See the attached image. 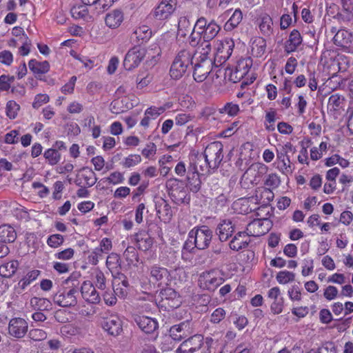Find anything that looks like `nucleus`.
Here are the masks:
<instances>
[{
	"label": "nucleus",
	"mask_w": 353,
	"mask_h": 353,
	"mask_svg": "<svg viewBox=\"0 0 353 353\" xmlns=\"http://www.w3.org/2000/svg\"><path fill=\"white\" fill-rule=\"evenodd\" d=\"M212 170L209 162L203 153L190 155V163L188 168V185L190 190L197 192L201 188L200 174H208Z\"/></svg>",
	"instance_id": "1"
},
{
	"label": "nucleus",
	"mask_w": 353,
	"mask_h": 353,
	"mask_svg": "<svg viewBox=\"0 0 353 353\" xmlns=\"http://www.w3.org/2000/svg\"><path fill=\"white\" fill-rule=\"evenodd\" d=\"M203 340L201 334H192L181 343L175 353H194L199 350H201V353H211L213 339L206 338L205 341Z\"/></svg>",
	"instance_id": "2"
},
{
	"label": "nucleus",
	"mask_w": 353,
	"mask_h": 353,
	"mask_svg": "<svg viewBox=\"0 0 353 353\" xmlns=\"http://www.w3.org/2000/svg\"><path fill=\"white\" fill-rule=\"evenodd\" d=\"M268 171V167L264 163L252 164L241 176V185L245 188H249L250 186L258 185Z\"/></svg>",
	"instance_id": "3"
},
{
	"label": "nucleus",
	"mask_w": 353,
	"mask_h": 353,
	"mask_svg": "<svg viewBox=\"0 0 353 353\" xmlns=\"http://www.w3.org/2000/svg\"><path fill=\"white\" fill-rule=\"evenodd\" d=\"M213 43L215 50L214 64L216 66L221 65L231 56L234 42L230 38H225L223 40L214 41Z\"/></svg>",
	"instance_id": "4"
},
{
	"label": "nucleus",
	"mask_w": 353,
	"mask_h": 353,
	"mask_svg": "<svg viewBox=\"0 0 353 353\" xmlns=\"http://www.w3.org/2000/svg\"><path fill=\"white\" fill-rule=\"evenodd\" d=\"M224 282V279L216 270L202 272L199 277L198 285L200 288L209 292H214Z\"/></svg>",
	"instance_id": "5"
},
{
	"label": "nucleus",
	"mask_w": 353,
	"mask_h": 353,
	"mask_svg": "<svg viewBox=\"0 0 353 353\" xmlns=\"http://www.w3.org/2000/svg\"><path fill=\"white\" fill-rule=\"evenodd\" d=\"M189 237L194 240V245L199 250L207 248L212 238V231L207 226L203 225L194 228L189 232Z\"/></svg>",
	"instance_id": "6"
},
{
	"label": "nucleus",
	"mask_w": 353,
	"mask_h": 353,
	"mask_svg": "<svg viewBox=\"0 0 353 353\" xmlns=\"http://www.w3.org/2000/svg\"><path fill=\"white\" fill-rule=\"evenodd\" d=\"M223 144L220 141L212 142L206 146L203 154L212 170L217 169L221 163L223 158Z\"/></svg>",
	"instance_id": "7"
},
{
	"label": "nucleus",
	"mask_w": 353,
	"mask_h": 353,
	"mask_svg": "<svg viewBox=\"0 0 353 353\" xmlns=\"http://www.w3.org/2000/svg\"><path fill=\"white\" fill-rule=\"evenodd\" d=\"M149 281L159 287L168 285L170 281V274L167 268L159 265H153L148 268Z\"/></svg>",
	"instance_id": "8"
},
{
	"label": "nucleus",
	"mask_w": 353,
	"mask_h": 353,
	"mask_svg": "<svg viewBox=\"0 0 353 353\" xmlns=\"http://www.w3.org/2000/svg\"><path fill=\"white\" fill-rule=\"evenodd\" d=\"M79 294L77 288H72L59 290L53 297L54 302L61 307H72L77 303V295Z\"/></svg>",
	"instance_id": "9"
},
{
	"label": "nucleus",
	"mask_w": 353,
	"mask_h": 353,
	"mask_svg": "<svg viewBox=\"0 0 353 353\" xmlns=\"http://www.w3.org/2000/svg\"><path fill=\"white\" fill-rule=\"evenodd\" d=\"M193 77L197 82H203L212 70L213 62L212 59H199L194 58Z\"/></svg>",
	"instance_id": "10"
},
{
	"label": "nucleus",
	"mask_w": 353,
	"mask_h": 353,
	"mask_svg": "<svg viewBox=\"0 0 353 353\" xmlns=\"http://www.w3.org/2000/svg\"><path fill=\"white\" fill-rule=\"evenodd\" d=\"M102 327L109 334L118 336L123 331V323L121 318L116 314H106L103 316Z\"/></svg>",
	"instance_id": "11"
},
{
	"label": "nucleus",
	"mask_w": 353,
	"mask_h": 353,
	"mask_svg": "<svg viewBox=\"0 0 353 353\" xmlns=\"http://www.w3.org/2000/svg\"><path fill=\"white\" fill-rule=\"evenodd\" d=\"M331 34H334V43L343 48H350L353 46V34L345 29H338L336 27H332L330 30Z\"/></svg>",
	"instance_id": "12"
},
{
	"label": "nucleus",
	"mask_w": 353,
	"mask_h": 353,
	"mask_svg": "<svg viewBox=\"0 0 353 353\" xmlns=\"http://www.w3.org/2000/svg\"><path fill=\"white\" fill-rule=\"evenodd\" d=\"M169 332L173 340L180 341L193 334L194 328L190 321H184L179 324L172 325Z\"/></svg>",
	"instance_id": "13"
},
{
	"label": "nucleus",
	"mask_w": 353,
	"mask_h": 353,
	"mask_svg": "<svg viewBox=\"0 0 353 353\" xmlns=\"http://www.w3.org/2000/svg\"><path fill=\"white\" fill-rule=\"evenodd\" d=\"M176 6V0H161L152 12L157 20H165L174 12Z\"/></svg>",
	"instance_id": "14"
},
{
	"label": "nucleus",
	"mask_w": 353,
	"mask_h": 353,
	"mask_svg": "<svg viewBox=\"0 0 353 353\" xmlns=\"http://www.w3.org/2000/svg\"><path fill=\"white\" fill-rule=\"evenodd\" d=\"M270 228L271 223L268 219H254L247 225L245 232L248 236H260L266 234Z\"/></svg>",
	"instance_id": "15"
},
{
	"label": "nucleus",
	"mask_w": 353,
	"mask_h": 353,
	"mask_svg": "<svg viewBox=\"0 0 353 353\" xmlns=\"http://www.w3.org/2000/svg\"><path fill=\"white\" fill-rule=\"evenodd\" d=\"M28 329L27 321L22 318L16 317L10 320L8 334L14 338L21 339L26 334Z\"/></svg>",
	"instance_id": "16"
},
{
	"label": "nucleus",
	"mask_w": 353,
	"mask_h": 353,
	"mask_svg": "<svg viewBox=\"0 0 353 353\" xmlns=\"http://www.w3.org/2000/svg\"><path fill=\"white\" fill-rule=\"evenodd\" d=\"M145 52L137 48L130 49L126 54L123 66L127 70H132L138 67L143 59Z\"/></svg>",
	"instance_id": "17"
},
{
	"label": "nucleus",
	"mask_w": 353,
	"mask_h": 353,
	"mask_svg": "<svg viewBox=\"0 0 353 353\" xmlns=\"http://www.w3.org/2000/svg\"><path fill=\"white\" fill-rule=\"evenodd\" d=\"M252 65V59L250 57L241 59L237 61L234 70H230L231 80L234 82L245 77Z\"/></svg>",
	"instance_id": "18"
},
{
	"label": "nucleus",
	"mask_w": 353,
	"mask_h": 353,
	"mask_svg": "<svg viewBox=\"0 0 353 353\" xmlns=\"http://www.w3.org/2000/svg\"><path fill=\"white\" fill-rule=\"evenodd\" d=\"M162 305L170 308H176L181 304V300L177 292L172 288H168L160 292Z\"/></svg>",
	"instance_id": "19"
},
{
	"label": "nucleus",
	"mask_w": 353,
	"mask_h": 353,
	"mask_svg": "<svg viewBox=\"0 0 353 353\" xmlns=\"http://www.w3.org/2000/svg\"><path fill=\"white\" fill-rule=\"evenodd\" d=\"M81 293L83 299L88 303L97 304L100 302L99 294L94 286L89 281H84L81 286Z\"/></svg>",
	"instance_id": "20"
},
{
	"label": "nucleus",
	"mask_w": 353,
	"mask_h": 353,
	"mask_svg": "<svg viewBox=\"0 0 353 353\" xmlns=\"http://www.w3.org/2000/svg\"><path fill=\"white\" fill-rule=\"evenodd\" d=\"M169 105H164L162 106H150L147 108L144 112V117L140 122V125L145 128L149 127L150 121L157 119L161 114H163Z\"/></svg>",
	"instance_id": "21"
},
{
	"label": "nucleus",
	"mask_w": 353,
	"mask_h": 353,
	"mask_svg": "<svg viewBox=\"0 0 353 353\" xmlns=\"http://www.w3.org/2000/svg\"><path fill=\"white\" fill-rule=\"evenodd\" d=\"M133 320L139 327L147 334L152 333L158 327L157 321L146 316L135 314L133 316Z\"/></svg>",
	"instance_id": "22"
},
{
	"label": "nucleus",
	"mask_w": 353,
	"mask_h": 353,
	"mask_svg": "<svg viewBox=\"0 0 353 353\" xmlns=\"http://www.w3.org/2000/svg\"><path fill=\"white\" fill-rule=\"evenodd\" d=\"M276 159L275 164L276 169L283 174H291L294 168L291 163L290 157L287 153L280 152L276 150Z\"/></svg>",
	"instance_id": "23"
},
{
	"label": "nucleus",
	"mask_w": 353,
	"mask_h": 353,
	"mask_svg": "<svg viewBox=\"0 0 353 353\" xmlns=\"http://www.w3.org/2000/svg\"><path fill=\"white\" fill-rule=\"evenodd\" d=\"M157 213L164 222L170 221L172 216V210L168 201L161 197L155 201Z\"/></svg>",
	"instance_id": "24"
},
{
	"label": "nucleus",
	"mask_w": 353,
	"mask_h": 353,
	"mask_svg": "<svg viewBox=\"0 0 353 353\" xmlns=\"http://www.w3.org/2000/svg\"><path fill=\"white\" fill-rule=\"evenodd\" d=\"M260 32L269 37L274 33L273 21L272 17L266 13L261 14L256 20Z\"/></svg>",
	"instance_id": "25"
},
{
	"label": "nucleus",
	"mask_w": 353,
	"mask_h": 353,
	"mask_svg": "<svg viewBox=\"0 0 353 353\" xmlns=\"http://www.w3.org/2000/svg\"><path fill=\"white\" fill-rule=\"evenodd\" d=\"M133 239L134 243H136L138 247V249L143 252L149 250L154 243L150 235L145 231H141L136 233L133 236Z\"/></svg>",
	"instance_id": "26"
},
{
	"label": "nucleus",
	"mask_w": 353,
	"mask_h": 353,
	"mask_svg": "<svg viewBox=\"0 0 353 353\" xmlns=\"http://www.w3.org/2000/svg\"><path fill=\"white\" fill-rule=\"evenodd\" d=\"M250 240L245 232H239L230 242V248L234 251H239L248 247Z\"/></svg>",
	"instance_id": "27"
},
{
	"label": "nucleus",
	"mask_w": 353,
	"mask_h": 353,
	"mask_svg": "<svg viewBox=\"0 0 353 353\" xmlns=\"http://www.w3.org/2000/svg\"><path fill=\"white\" fill-rule=\"evenodd\" d=\"M274 197L272 190L266 187L259 188L255 191L254 199L256 203L262 205H266L270 203Z\"/></svg>",
	"instance_id": "28"
},
{
	"label": "nucleus",
	"mask_w": 353,
	"mask_h": 353,
	"mask_svg": "<svg viewBox=\"0 0 353 353\" xmlns=\"http://www.w3.org/2000/svg\"><path fill=\"white\" fill-rule=\"evenodd\" d=\"M303 39L298 30L294 29L290 34L288 39L285 43V51L290 53L296 50L298 47L302 43Z\"/></svg>",
	"instance_id": "29"
},
{
	"label": "nucleus",
	"mask_w": 353,
	"mask_h": 353,
	"mask_svg": "<svg viewBox=\"0 0 353 353\" xmlns=\"http://www.w3.org/2000/svg\"><path fill=\"white\" fill-rule=\"evenodd\" d=\"M234 232V225L230 220L222 221L218 225L216 230V234L222 242L227 241Z\"/></svg>",
	"instance_id": "30"
},
{
	"label": "nucleus",
	"mask_w": 353,
	"mask_h": 353,
	"mask_svg": "<svg viewBox=\"0 0 353 353\" xmlns=\"http://www.w3.org/2000/svg\"><path fill=\"white\" fill-rule=\"evenodd\" d=\"M123 19V12L120 10H114L106 14L105 23L110 28L115 29L121 26Z\"/></svg>",
	"instance_id": "31"
},
{
	"label": "nucleus",
	"mask_w": 353,
	"mask_h": 353,
	"mask_svg": "<svg viewBox=\"0 0 353 353\" xmlns=\"http://www.w3.org/2000/svg\"><path fill=\"white\" fill-rule=\"evenodd\" d=\"M266 41L261 37H256L250 41L251 53L254 57H261L266 52Z\"/></svg>",
	"instance_id": "32"
},
{
	"label": "nucleus",
	"mask_w": 353,
	"mask_h": 353,
	"mask_svg": "<svg viewBox=\"0 0 353 353\" xmlns=\"http://www.w3.org/2000/svg\"><path fill=\"white\" fill-rule=\"evenodd\" d=\"M40 274L38 270H32L29 271L17 283L16 290L17 293H22L26 288L35 281Z\"/></svg>",
	"instance_id": "33"
},
{
	"label": "nucleus",
	"mask_w": 353,
	"mask_h": 353,
	"mask_svg": "<svg viewBox=\"0 0 353 353\" xmlns=\"http://www.w3.org/2000/svg\"><path fill=\"white\" fill-rule=\"evenodd\" d=\"M97 180L95 173L92 170L84 168L77 179V184L81 186L92 187Z\"/></svg>",
	"instance_id": "34"
},
{
	"label": "nucleus",
	"mask_w": 353,
	"mask_h": 353,
	"mask_svg": "<svg viewBox=\"0 0 353 353\" xmlns=\"http://www.w3.org/2000/svg\"><path fill=\"white\" fill-rule=\"evenodd\" d=\"M17 238V232L13 227L10 225L0 226V241L2 243H12Z\"/></svg>",
	"instance_id": "35"
},
{
	"label": "nucleus",
	"mask_w": 353,
	"mask_h": 353,
	"mask_svg": "<svg viewBox=\"0 0 353 353\" xmlns=\"http://www.w3.org/2000/svg\"><path fill=\"white\" fill-rule=\"evenodd\" d=\"M28 66L35 75L46 74L50 70V64L47 61H38L36 59H31L28 62Z\"/></svg>",
	"instance_id": "36"
},
{
	"label": "nucleus",
	"mask_w": 353,
	"mask_h": 353,
	"mask_svg": "<svg viewBox=\"0 0 353 353\" xmlns=\"http://www.w3.org/2000/svg\"><path fill=\"white\" fill-rule=\"evenodd\" d=\"M19 261L12 260L0 265V276L5 278L12 277L19 268Z\"/></svg>",
	"instance_id": "37"
},
{
	"label": "nucleus",
	"mask_w": 353,
	"mask_h": 353,
	"mask_svg": "<svg viewBox=\"0 0 353 353\" xmlns=\"http://www.w3.org/2000/svg\"><path fill=\"white\" fill-rule=\"evenodd\" d=\"M152 36V31L147 26H142L137 28L132 34V37H135L137 43H143L147 41Z\"/></svg>",
	"instance_id": "38"
},
{
	"label": "nucleus",
	"mask_w": 353,
	"mask_h": 353,
	"mask_svg": "<svg viewBox=\"0 0 353 353\" xmlns=\"http://www.w3.org/2000/svg\"><path fill=\"white\" fill-rule=\"evenodd\" d=\"M243 19V13L241 10L238 8L236 9L230 19L224 25V30L225 31H232L236 28L241 22Z\"/></svg>",
	"instance_id": "39"
},
{
	"label": "nucleus",
	"mask_w": 353,
	"mask_h": 353,
	"mask_svg": "<svg viewBox=\"0 0 353 353\" xmlns=\"http://www.w3.org/2000/svg\"><path fill=\"white\" fill-rule=\"evenodd\" d=\"M193 28L191 23L186 17H181L179 19L177 37L185 38L190 34Z\"/></svg>",
	"instance_id": "40"
},
{
	"label": "nucleus",
	"mask_w": 353,
	"mask_h": 353,
	"mask_svg": "<svg viewBox=\"0 0 353 353\" xmlns=\"http://www.w3.org/2000/svg\"><path fill=\"white\" fill-rule=\"evenodd\" d=\"M211 50L212 44L210 41L203 39V41L194 52V58H199V59H210L208 55Z\"/></svg>",
	"instance_id": "41"
},
{
	"label": "nucleus",
	"mask_w": 353,
	"mask_h": 353,
	"mask_svg": "<svg viewBox=\"0 0 353 353\" xmlns=\"http://www.w3.org/2000/svg\"><path fill=\"white\" fill-rule=\"evenodd\" d=\"M31 307L37 311L49 310L51 308V303L48 299L32 297L30 301Z\"/></svg>",
	"instance_id": "42"
},
{
	"label": "nucleus",
	"mask_w": 353,
	"mask_h": 353,
	"mask_svg": "<svg viewBox=\"0 0 353 353\" xmlns=\"http://www.w3.org/2000/svg\"><path fill=\"white\" fill-rule=\"evenodd\" d=\"M106 266L112 274L118 273L121 268L119 256L114 252L110 254L106 259Z\"/></svg>",
	"instance_id": "43"
},
{
	"label": "nucleus",
	"mask_w": 353,
	"mask_h": 353,
	"mask_svg": "<svg viewBox=\"0 0 353 353\" xmlns=\"http://www.w3.org/2000/svg\"><path fill=\"white\" fill-rule=\"evenodd\" d=\"M174 60L188 67L190 64L192 65L194 62V52L188 50H182L179 52Z\"/></svg>",
	"instance_id": "44"
},
{
	"label": "nucleus",
	"mask_w": 353,
	"mask_h": 353,
	"mask_svg": "<svg viewBox=\"0 0 353 353\" xmlns=\"http://www.w3.org/2000/svg\"><path fill=\"white\" fill-rule=\"evenodd\" d=\"M188 69V66L184 65L181 62L174 61L171 66L170 74L172 78L178 79L183 77Z\"/></svg>",
	"instance_id": "45"
},
{
	"label": "nucleus",
	"mask_w": 353,
	"mask_h": 353,
	"mask_svg": "<svg viewBox=\"0 0 353 353\" xmlns=\"http://www.w3.org/2000/svg\"><path fill=\"white\" fill-rule=\"evenodd\" d=\"M240 111L239 105L233 102H228L219 108V112L221 114H227L230 117H235Z\"/></svg>",
	"instance_id": "46"
},
{
	"label": "nucleus",
	"mask_w": 353,
	"mask_h": 353,
	"mask_svg": "<svg viewBox=\"0 0 353 353\" xmlns=\"http://www.w3.org/2000/svg\"><path fill=\"white\" fill-rule=\"evenodd\" d=\"M123 257L128 265H137L139 262L138 253L133 246H128L123 252Z\"/></svg>",
	"instance_id": "47"
},
{
	"label": "nucleus",
	"mask_w": 353,
	"mask_h": 353,
	"mask_svg": "<svg viewBox=\"0 0 353 353\" xmlns=\"http://www.w3.org/2000/svg\"><path fill=\"white\" fill-rule=\"evenodd\" d=\"M71 14L75 19H83L84 20L90 18L86 4L73 6L71 9Z\"/></svg>",
	"instance_id": "48"
},
{
	"label": "nucleus",
	"mask_w": 353,
	"mask_h": 353,
	"mask_svg": "<svg viewBox=\"0 0 353 353\" xmlns=\"http://www.w3.org/2000/svg\"><path fill=\"white\" fill-rule=\"evenodd\" d=\"M220 30V26L215 22V21L211 20L210 21V25H208V28H207L204 32L203 39L210 41L218 34Z\"/></svg>",
	"instance_id": "49"
},
{
	"label": "nucleus",
	"mask_w": 353,
	"mask_h": 353,
	"mask_svg": "<svg viewBox=\"0 0 353 353\" xmlns=\"http://www.w3.org/2000/svg\"><path fill=\"white\" fill-rule=\"evenodd\" d=\"M43 157L50 165H54L60 161L61 156L56 149L49 148L44 152Z\"/></svg>",
	"instance_id": "50"
},
{
	"label": "nucleus",
	"mask_w": 353,
	"mask_h": 353,
	"mask_svg": "<svg viewBox=\"0 0 353 353\" xmlns=\"http://www.w3.org/2000/svg\"><path fill=\"white\" fill-rule=\"evenodd\" d=\"M141 161V157L139 154H131L125 157L121 164L123 168H130L134 167Z\"/></svg>",
	"instance_id": "51"
},
{
	"label": "nucleus",
	"mask_w": 353,
	"mask_h": 353,
	"mask_svg": "<svg viewBox=\"0 0 353 353\" xmlns=\"http://www.w3.org/2000/svg\"><path fill=\"white\" fill-rule=\"evenodd\" d=\"M280 183V176L276 173L269 174L264 180V185L271 190L277 188Z\"/></svg>",
	"instance_id": "52"
},
{
	"label": "nucleus",
	"mask_w": 353,
	"mask_h": 353,
	"mask_svg": "<svg viewBox=\"0 0 353 353\" xmlns=\"http://www.w3.org/2000/svg\"><path fill=\"white\" fill-rule=\"evenodd\" d=\"M276 281L280 284H287L292 282L295 279V274L293 272L283 270L279 272L276 276Z\"/></svg>",
	"instance_id": "53"
},
{
	"label": "nucleus",
	"mask_w": 353,
	"mask_h": 353,
	"mask_svg": "<svg viewBox=\"0 0 353 353\" xmlns=\"http://www.w3.org/2000/svg\"><path fill=\"white\" fill-rule=\"evenodd\" d=\"M64 242V237L59 234H54L50 235L47 239V244L52 248H57L61 246Z\"/></svg>",
	"instance_id": "54"
},
{
	"label": "nucleus",
	"mask_w": 353,
	"mask_h": 353,
	"mask_svg": "<svg viewBox=\"0 0 353 353\" xmlns=\"http://www.w3.org/2000/svg\"><path fill=\"white\" fill-rule=\"evenodd\" d=\"M20 106L14 101H9L6 104V115L10 119H14L17 117Z\"/></svg>",
	"instance_id": "55"
},
{
	"label": "nucleus",
	"mask_w": 353,
	"mask_h": 353,
	"mask_svg": "<svg viewBox=\"0 0 353 353\" xmlns=\"http://www.w3.org/2000/svg\"><path fill=\"white\" fill-rule=\"evenodd\" d=\"M225 310L222 307H218L211 314L210 321L213 324H218L225 319Z\"/></svg>",
	"instance_id": "56"
},
{
	"label": "nucleus",
	"mask_w": 353,
	"mask_h": 353,
	"mask_svg": "<svg viewBox=\"0 0 353 353\" xmlns=\"http://www.w3.org/2000/svg\"><path fill=\"white\" fill-rule=\"evenodd\" d=\"M29 337L34 341H41L47 338V333L41 329H32L28 333Z\"/></svg>",
	"instance_id": "57"
},
{
	"label": "nucleus",
	"mask_w": 353,
	"mask_h": 353,
	"mask_svg": "<svg viewBox=\"0 0 353 353\" xmlns=\"http://www.w3.org/2000/svg\"><path fill=\"white\" fill-rule=\"evenodd\" d=\"M124 181L123 174L120 172H113L105 178V181L110 184L117 185L122 183Z\"/></svg>",
	"instance_id": "58"
},
{
	"label": "nucleus",
	"mask_w": 353,
	"mask_h": 353,
	"mask_svg": "<svg viewBox=\"0 0 353 353\" xmlns=\"http://www.w3.org/2000/svg\"><path fill=\"white\" fill-rule=\"evenodd\" d=\"M50 97L46 94H38L35 96L34 101L32 103V107L34 109L39 108L43 104L48 103Z\"/></svg>",
	"instance_id": "59"
},
{
	"label": "nucleus",
	"mask_w": 353,
	"mask_h": 353,
	"mask_svg": "<svg viewBox=\"0 0 353 353\" xmlns=\"http://www.w3.org/2000/svg\"><path fill=\"white\" fill-rule=\"evenodd\" d=\"M14 81V77L2 74L0 76V90L8 91L10 88L11 83Z\"/></svg>",
	"instance_id": "60"
},
{
	"label": "nucleus",
	"mask_w": 353,
	"mask_h": 353,
	"mask_svg": "<svg viewBox=\"0 0 353 353\" xmlns=\"http://www.w3.org/2000/svg\"><path fill=\"white\" fill-rule=\"evenodd\" d=\"M74 254V249L71 248H66L63 250L58 252L54 254V257L57 259L60 260H70L71 259Z\"/></svg>",
	"instance_id": "61"
},
{
	"label": "nucleus",
	"mask_w": 353,
	"mask_h": 353,
	"mask_svg": "<svg viewBox=\"0 0 353 353\" xmlns=\"http://www.w3.org/2000/svg\"><path fill=\"white\" fill-rule=\"evenodd\" d=\"M343 101L344 99L339 94H332L328 99V105L331 107L334 110H336L341 106Z\"/></svg>",
	"instance_id": "62"
},
{
	"label": "nucleus",
	"mask_w": 353,
	"mask_h": 353,
	"mask_svg": "<svg viewBox=\"0 0 353 353\" xmlns=\"http://www.w3.org/2000/svg\"><path fill=\"white\" fill-rule=\"evenodd\" d=\"M188 41L191 46L198 47L203 41V36L201 34H199L198 31L195 32L194 30L193 29L190 32Z\"/></svg>",
	"instance_id": "63"
},
{
	"label": "nucleus",
	"mask_w": 353,
	"mask_h": 353,
	"mask_svg": "<svg viewBox=\"0 0 353 353\" xmlns=\"http://www.w3.org/2000/svg\"><path fill=\"white\" fill-rule=\"evenodd\" d=\"M338 20L343 22L347 25L353 24V12H344L338 13L336 15Z\"/></svg>",
	"instance_id": "64"
}]
</instances>
